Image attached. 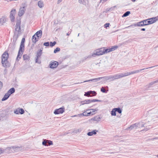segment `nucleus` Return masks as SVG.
<instances>
[{
  "instance_id": "obj_12",
  "label": "nucleus",
  "mask_w": 158,
  "mask_h": 158,
  "mask_svg": "<svg viewBox=\"0 0 158 158\" xmlns=\"http://www.w3.org/2000/svg\"><path fill=\"white\" fill-rule=\"evenodd\" d=\"M26 10L25 6L23 7H21L20 8L19 11L18 13V15L21 17L23 15Z\"/></svg>"
},
{
  "instance_id": "obj_46",
  "label": "nucleus",
  "mask_w": 158,
  "mask_h": 158,
  "mask_svg": "<svg viewBox=\"0 0 158 158\" xmlns=\"http://www.w3.org/2000/svg\"><path fill=\"white\" fill-rule=\"evenodd\" d=\"M90 110H91V112H92L93 113V114H95V112L96 111H97V110H98V109H90Z\"/></svg>"
},
{
  "instance_id": "obj_64",
  "label": "nucleus",
  "mask_w": 158,
  "mask_h": 158,
  "mask_svg": "<svg viewBox=\"0 0 158 158\" xmlns=\"http://www.w3.org/2000/svg\"><path fill=\"white\" fill-rule=\"evenodd\" d=\"M79 34H79H79H78V36H79Z\"/></svg>"
},
{
  "instance_id": "obj_31",
  "label": "nucleus",
  "mask_w": 158,
  "mask_h": 158,
  "mask_svg": "<svg viewBox=\"0 0 158 158\" xmlns=\"http://www.w3.org/2000/svg\"><path fill=\"white\" fill-rule=\"evenodd\" d=\"M103 52H104V54L106 53H107L108 52H111L110 50V48H106L105 49V48H103Z\"/></svg>"
},
{
  "instance_id": "obj_56",
  "label": "nucleus",
  "mask_w": 158,
  "mask_h": 158,
  "mask_svg": "<svg viewBox=\"0 0 158 158\" xmlns=\"http://www.w3.org/2000/svg\"><path fill=\"white\" fill-rule=\"evenodd\" d=\"M155 18L156 21L158 20V15L156 17H155Z\"/></svg>"
},
{
  "instance_id": "obj_57",
  "label": "nucleus",
  "mask_w": 158,
  "mask_h": 158,
  "mask_svg": "<svg viewBox=\"0 0 158 158\" xmlns=\"http://www.w3.org/2000/svg\"><path fill=\"white\" fill-rule=\"evenodd\" d=\"M110 11V8H107L106 9V12H108L109 11Z\"/></svg>"
},
{
  "instance_id": "obj_17",
  "label": "nucleus",
  "mask_w": 158,
  "mask_h": 158,
  "mask_svg": "<svg viewBox=\"0 0 158 158\" xmlns=\"http://www.w3.org/2000/svg\"><path fill=\"white\" fill-rule=\"evenodd\" d=\"M15 30L16 31L19 32L20 30V23L18 22L16 23Z\"/></svg>"
},
{
  "instance_id": "obj_16",
  "label": "nucleus",
  "mask_w": 158,
  "mask_h": 158,
  "mask_svg": "<svg viewBox=\"0 0 158 158\" xmlns=\"http://www.w3.org/2000/svg\"><path fill=\"white\" fill-rule=\"evenodd\" d=\"M42 34V31L41 30L38 31L35 34V35L38 37L39 39L41 38Z\"/></svg>"
},
{
  "instance_id": "obj_7",
  "label": "nucleus",
  "mask_w": 158,
  "mask_h": 158,
  "mask_svg": "<svg viewBox=\"0 0 158 158\" xmlns=\"http://www.w3.org/2000/svg\"><path fill=\"white\" fill-rule=\"evenodd\" d=\"M104 54L103 48H101L98 49L95 51V52H94L92 55V57H94L95 55L100 56Z\"/></svg>"
},
{
  "instance_id": "obj_37",
  "label": "nucleus",
  "mask_w": 158,
  "mask_h": 158,
  "mask_svg": "<svg viewBox=\"0 0 158 158\" xmlns=\"http://www.w3.org/2000/svg\"><path fill=\"white\" fill-rule=\"evenodd\" d=\"M110 8V11H114L117 9V6H114Z\"/></svg>"
},
{
  "instance_id": "obj_21",
  "label": "nucleus",
  "mask_w": 158,
  "mask_h": 158,
  "mask_svg": "<svg viewBox=\"0 0 158 158\" xmlns=\"http://www.w3.org/2000/svg\"><path fill=\"white\" fill-rule=\"evenodd\" d=\"M10 96V95H9L7 92L5 94L4 96L3 97L2 99V101H6L7 100L9 97Z\"/></svg>"
},
{
  "instance_id": "obj_4",
  "label": "nucleus",
  "mask_w": 158,
  "mask_h": 158,
  "mask_svg": "<svg viewBox=\"0 0 158 158\" xmlns=\"http://www.w3.org/2000/svg\"><path fill=\"white\" fill-rule=\"evenodd\" d=\"M11 149H14L15 151V150H16L19 149L20 147H19L11 146L10 147L7 148L5 149H3L1 148H0V155L4 152H6L7 150L10 151V150ZM9 151H10L9 152Z\"/></svg>"
},
{
  "instance_id": "obj_18",
  "label": "nucleus",
  "mask_w": 158,
  "mask_h": 158,
  "mask_svg": "<svg viewBox=\"0 0 158 158\" xmlns=\"http://www.w3.org/2000/svg\"><path fill=\"white\" fill-rule=\"evenodd\" d=\"M98 132V131L96 130H94L91 132H88L87 133V135L89 136H91L93 135H95L97 134V133Z\"/></svg>"
},
{
  "instance_id": "obj_55",
  "label": "nucleus",
  "mask_w": 158,
  "mask_h": 158,
  "mask_svg": "<svg viewBox=\"0 0 158 158\" xmlns=\"http://www.w3.org/2000/svg\"><path fill=\"white\" fill-rule=\"evenodd\" d=\"M71 31L70 32H68L66 34L67 35L69 36L70 35V34H71Z\"/></svg>"
},
{
  "instance_id": "obj_3",
  "label": "nucleus",
  "mask_w": 158,
  "mask_h": 158,
  "mask_svg": "<svg viewBox=\"0 0 158 158\" xmlns=\"http://www.w3.org/2000/svg\"><path fill=\"white\" fill-rule=\"evenodd\" d=\"M19 35L18 34H16V33H15L13 35V40L11 43H10L9 46V48L12 50H14L15 47L16 41L18 38Z\"/></svg>"
},
{
  "instance_id": "obj_60",
  "label": "nucleus",
  "mask_w": 158,
  "mask_h": 158,
  "mask_svg": "<svg viewBox=\"0 0 158 158\" xmlns=\"http://www.w3.org/2000/svg\"><path fill=\"white\" fill-rule=\"evenodd\" d=\"M78 117V115H77H77H73V116H72V117Z\"/></svg>"
},
{
  "instance_id": "obj_35",
  "label": "nucleus",
  "mask_w": 158,
  "mask_h": 158,
  "mask_svg": "<svg viewBox=\"0 0 158 158\" xmlns=\"http://www.w3.org/2000/svg\"><path fill=\"white\" fill-rule=\"evenodd\" d=\"M47 140H47V139H44L43 141L42 142V144L43 145H44L45 146H47V145H48L47 144V142H48Z\"/></svg>"
},
{
  "instance_id": "obj_33",
  "label": "nucleus",
  "mask_w": 158,
  "mask_h": 158,
  "mask_svg": "<svg viewBox=\"0 0 158 158\" xmlns=\"http://www.w3.org/2000/svg\"><path fill=\"white\" fill-rule=\"evenodd\" d=\"M116 111L115 108L113 109L111 111V114L112 116H115L116 115Z\"/></svg>"
},
{
  "instance_id": "obj_47",
  "label": "nucleus",
  "mask_w": 158,
  "mask_h": 158,
  "mask_svg": "<svg viewBox=\"0 0 158 158\" xmlns=\"http://www.w3.org/2000/svg\"><path fill=\"white\" fill-rule=\"evenodd\" d=\"M44 45L46 47H48L49 45V42H45L44 44Z\"/></svg>"
},
{
  "instance_id": "obj_5",
  "label": "nucleus",
  "mask_w": 158,
  "mask_h": 158,
  "mask_svg": "<svg viewBox=\"0 0 158 158\" xmlns=\"http://www.w3.org/2000/svg\"><path fill=\"white\" fill-rule=\"evenodd\" d=\"M102 102V101L97 99H86L81 101V103L82 105H84L85 104H88L92 102Z\"/></svg>"
},
{
  "instance_id": "obj_51",
  "label": "nucleus",
  "mask_w": 158,
  "mask_h": 158,
  "mask_svg": "<svg viewBox=\"0 0 158 158\" xmlns=\"http://www.w3.org/2000/svg\"><path fill=\"white\" fill-rule=\"evenodd\" d=\"M110 25L109 23H106L104 25L105 27H109Z\"/></svg>"
},
{
  "instance_id": "obj_49",
  "label": "nucleus",
  "mask_w": 158,
  "mask_h": 158,
  "mask_svg": "<svg viewBox=\"0 0 158 158\" xmlns=\"http://www.w3.org/2000/svg\"><path fill=\"white\" fill-rule=\"evenodd\" d=\"M93 113L92 112H91V111L90 112H88V113H87L86 115H87V116H90L91 115H93Z\"/></svg>"
},
{
  "instance_id": "obj_50",
  "label": "nucleus",
  "mask_w": 158,
  "mask_h": 158,
  "mask_svg": "<svg viewBox=\"0 0 158 158\" xmlns=\"http://www.w3.org/2000/svg\"><path fill=\"white\" fill-rule=\"evenodd\" d=\"M14 113L16 114H19V110H18V109H16L15 110Z\"/></svg>"
},
{
  "instance_id": "obj_13",
  "label": "nucleus",
  "mask_w": 158,
  "mask_h": 158,
  "mask_svg": "<svg viewBox=\"0 0 158 158\" xmlns=\"http://www.w3.org/2000/svg\"><path fill=\"white\" fill-rule=\"evenodd\" d=\"M58 65V63L57 62L54 61L52 62L49 64L50 67L52 69H54L56 68Z\"/></svg>"
},
{
  "instance_id": "obj_48",
  "label": "nucleus",
  "mask_w": 158,
  "mask_h": 158,
  "mask_svg": "<svg viewBox=\"0 0 158 158\" xmlns=\"http://www.w3.org/2000/svg\"><path fill=\"white\" fill-rule=\"evenodd\" d=\"M143 22V24H145L148 23V19H145L144 20H143L142 21Z\"/></svg>"
},
{
  "instance_id": "obj_2",
  "label": "nucleus",
  "mask_w": 158,
  "mask_h": 158,
  "mask_svg": "<svg viewBox=\"0 0 158 158\" xmlns=\"http://www.w3.org/2000/svg\"><path fill=\"white\" fill-rule=\"evenodd\" d=\"M9 54L6 52H5L2 56V63L3 66L5 67H7L9 66L8 59Z\"/></svg>"
},
{
  "instance_id": "obj_53",
  "label": "nucleus",
  "mask_w": 158,
  "mask_h": 158,
  "mask_svg": "<svg viewBox=\"0 0 158 158\" xmlns=\"http://www.w3.org/2000/svg\"><path fill=\"white\" fill-rule=\"evenodd\" d=\"M107 0H100V2H102V3H103Z\"/></svg>"
},
{
  "instance_id": "obj_19",
  "label": "nucleus",
  "mask_w": 158,
  "mask_h": 158,
  "mask_svg": "<svg viewBox=\"0 0 158 158\" xmlns=\"http://www.w3.org/2000/svg\"><path fill=\"white\" fill-rule=\"evenodd\" d=\"M139 123H135L131 125L128 128L131 130H132L134 128H136L137 127H138L139 125Z\"/></svg>"
},
{
  "instance_id": "obj_29",
  "label": "nucleus",
  "mask_w": 158,
  "mask_h": 158,
  "mask_svg": "<svg viewBox=\"0 0 158 158\" xmlns=\"http://www.w3.org/2000/svg\"><path fill=\"white\" fill-rule=\"evenodd\" d=\"M16 13V10L15 9L12 10L10 12V16H15Z\"/></svg>"
},
{
  "instance_id": "obj_23",
  "label": "nucleus",
  "mask_w": 158,
  "mask_h": 158,
  "mask_svg": "<svg viewBox=\"0 0 158 158\" xmlns=\"http://www.w3.org/2000/svg\"><path fill=\"white\" fill-rule=\"evenodd\" d=\"M23 60L26 61H29L30 60V57L27 54L24 55L23 56Z\"/></svg>"
},
{
  "instance_id": "obj_14",
  "label": "nucleus",
  "mask_w": 158,
  "mask_h": 158,
  "mask_svg": "<svg viewBox=\"0 0 158 158\" xmlns=\"http://www.w3.org/2000/svg\"><path fill=\"white\" fill-rule=\"evenodd\" d=\"M102 78H103V77H98L97 78H94L93 79H90V80H88L84 81L83 82H89V81H91L93 82H96V81H99L100 79H102Z\"/></svg>"
},
{
  "instance_id": "obj_28",
  "label": "nucleus",
  "mask_w": 158,
  "mask_h": 158,
  "mask_svg": "<svg viewBox=\"0 0 158 158\" xmlns=\"http://www.w3.org/2000/svg\"><path fill=\"white\" fill-rule=\"evenodd\" d=\"M32 40L33 43L35 44L38 41V39H37L36 37H35V35H34L32 36Z\"/></svg>"
},
{
  "instance_id": "obj_1",
  "label": "nucleus",
  "mask_w": 158,
  "mask_h": 158,
  "mask_svg": "<svg viewBox=\"0 0 158 158\" xmlns=\"http://www.w3.org/2000/svg\"><path fill=\"white\" fill-rule=\"evenodd\" d=\"M25 42V39L23 38L20 44V48L19 50L18 55L16 58V60L19 61L21 58V57L24 50L25 45L24 43Z\"/></svg>"
},
{
  "instance_id": "obj_6",
  "label": "nucleus",
  "mask_w": 158,
  "mask_h": 158,
  "mask_svg": "<svg viewBox=\"0 0 158 158\" xmlns=\"http://www.w3.org/2000/svg\"><path fill=\"white\" fill-rule=\"evenodd\" d=\"M147 26V24H143V22L142 21L138 22L136 23L133 24L127 27L126 28H129L130 27H143V26Z\"/></svg>"
},
{
  "instance_id": "obj_38",
  "label": "nucleus",
  "mask_w": 158,
  "mask_h": 158,
  "mask_svg": "<svg viewBox=\"0 0 158 158\" xmlns=\"http://www.w3.org/2000/svg\"><path fill=\"white\" fill-rule=\"evenodd\" d=\"M56 41H54L53 42H50V46L51 47H52L54 46L56 44Z\"/></svg>"
},
{
  "instance_id": "obj_24",
  "label": "nucleus",
  "mask_w": 158,
  "mask_h": 158,
  "mask_svg": "<svg viewBox=\"0 0 158 158\" xmlns=\"http://www.w3.org/2000/svg\"><path fill=\"white\" fill-rule=\"evenodd\" d=\"M15 91V89L13 87L10 89L7 92V93L10 96V95L14 93Z\"/></svg>"
},
{
  "instance_id": "obj_26",
  "label": "nucleus",
  "mask_w": 158,
  "mask_h": 158,
  "mask_svg": "<svg viewBox=\"0 0 158 158\" xmlns=\"http://www.w3.org/2000/svg\"><path fill=\"white\" fill-rule=\"evenodd\" d=\"M116 78H117V79H118L120 78L124 77L123 73H118L116 74Z\"/></svg>"
},
{
  "instance_id": "obj_9",
  "label": "nucleus",
  "mask_w": 158,
  "mask_h": 158,
  "mask_svg": "<svg viewBox=\"0 0 158 158\" xmlns=\"http://www.w3.org/2000/svg\"><path fill=\"white\" fill-rule=\"evenodd\" d=\"M64 107H60L58 109H56L54 112L55 114H62L64 112Z\"/></svg>"
},
{
  "instance_id": "obj_34",
  "label": "nucleus",
  "mask_w": 158,
  "mask_h": 158,
  "mask_svg": "<svg viewBox=\"0 0 158 158\" xmlns=\"http://www.w3.org/2000/svg\"><path fill=\"white\" fill-rule=\"evenodd\" d=\"M115 109L116 111L119 114H121L122 113V110L120 108L118 107L117 108H115Z\"/></svg>"
},
{
  "instance_id": "obj_61",
  "label": "nucleus",
  "mask_w": 158,
  "mask_h": 158,
  "mask_svg": "<svg viewBox=\"0 0 158 158\" xmlns=\"http://www.w3.org/2000/svg\"><path fill=\"white\" fill-rule=\"evenodd\" d=\"M149 129V128H146V129L144 130H143L148 131V130Z\"/></svg>"
},
{
  "instance_id": "obj_11",
  "label": "nucleus",
  "mask_w": 158,
  "mask_h": 158,
  "mask_svg": "<svg viewBox=\"0 0 158 158\" xmlns=\"http://www.w3.org/2000/svg\"><path fill=\"white\" fill-rule=\"evenodd\" d=\"M103 78L105 79L106 80H110V81H113L117 79L116 78V75L113 76H109L103 77Z\"/></svg>"
},
{
  "instance_id": "obj_8",
  "label": "nucleus",
  "mask_w": 158,
  "mask_h": 158,
  "mask_svg": "<svg viewBox=\"0 0 158 158\" xmlns=\"http://www.w3.org/2000/svg\"><path fill=\"white\" fill-rule=\"evenodd\" d=\"M96 94L97 93L96 91H89L85 92L84 96L87 97H92L93 96H96Z\"/></svg>"
},
{
  "instance_id": "obj_44",
  "label": "nucleus",
  "mask_w": 158,
  "mask_h": 158,
  "mask_svg": "<svg viewBox=\"0 0 158 158\" xmlns=\"http://www.w3.org/2000/svg\"><path fill=\"white\" fill-rule=\"evenodd\" d=\"M10 20L12 22H13L15 21V16H10Z\"/></svg>"
},
{
  "instance_id": "obj_15",
  "label": "nucleus",
  "mask_w": 158,
  "mask_h": 158,
  "mask_svg": "<svg viewBox=\"0 0 158 158\" xmlns=\"http://www.w3.org/2000/svg\"><path fill=\"white\" fill-rule=\"evenodd\" d=\"M148 23L146 24L147 25L154 23L156 21L155 17L148 19Z\"/></svg>"
},
{
  "instance_id": "obj_20",
  "label": "nucleus",
  "mask_w": 158,
  "mask_h": 158,
  "mask_svg": "<svg viewBox=\"0 0 158 158\" xmlns=\"http://www.w3.org/2000/svg\"><path fill=\"white\" fill-rule=\"evenodd\" d=\"M43 48H41L40 50H39L37 53L36 57L40 58L42 54Z\"/></svg>"
},
{
  "instance_id": "obj_30",
  "label": "nucleus",
  "mask_w": 158,
  "mask_h": 158,
  "mask_svg": "<svg viewBox=\"0 0 158 158\" xmlns=\"http://www.w3.org/2000/svg\"><path fill=\"white\" fill-rule=\"evenodd\" d=\"M118 48V46L117 45H115L112 46L111 48H110V51H114L117 49Z\"/></svg>"
},
{
  "instance_id": "obj_22",
  "label": "nucleus",
  "mask_w": 158,
  "mask_h": 158,
  "mask_svg": "<svg viewBox=\"0 0 158 158\" xmlns=\"http://www.w3.org/2000/svg\"><path fill=\"white\" fill-rule=\"evenodd\" d=\"M38 5L40 8H42L44 7V4L43 1L41 0H40L38 2Z\"/></svg>"
},
{
  "instance_id": "obj_54",
  "label": "nucleus",
  "mask_w": 158,
  "mask_h": 158,
  "mask_svg": "<svg viewBox=\"0 0 158 158\" xmlns=\"http://www.w3.org/2000/svg\"><path fill=\"white\" fill-rule=\"evenodd\" d=\"M82 114H84V115H83V116H87L86 115L87 113L85 112H83Z\"/></svg>"
},
{
  "instance_id": "obj_59",
  "label": "nucleus",
  "mask_w": 158,
  "mask_h": 158,
  "mask_svg": "<svg viewBox=\"0 0 158 158\" xmlns=\"http://www.w3.org/2000/svg\"><path fill=\"white\" fill-rule=\"evenodd\" d=\"M62 0H58L57 2L58 3H60V2Z\"/></svg>"
},
{
  "instance_id": "obj_41",
  "label": "nucleus",
  "mask_w": 158,
  "mask_h": 158,
  "mask_svg": "<svg viewBox=\"0 0 158 158\" xmlns=\"http://www.w3.org/2000/svg\"><path fill=\"white\" fill-rule=\"evenodd\" d=\"M60 51V49L59 47L56 48L54 51V53H56L57 52H59Z\"/></svg>"
},
{
  "instance_id": "obj_62",
  "label": "nucleus",
  "mask_w": 158,
  "mask_h": 158,
  "mask_svg": "<svg viewBox=\"0 0 158 158\" xmlns=\"http://www.w3.org/2000/svg\"><path fill=\"white\" fill-rule=\"evenodd\" d=\"M141 127H144V124H142L141 126Z\"/></svg>"
},
{
  "instance_id": "obj_42",
  "label": "nucleus",
  "mask_w": 158,
  "mask_h": 158,
  "mask_svg": "<svg viewBox=\"0 0 158 158\" xmlns=\"http://www.w3.org/2000/svg\"><path fill=\"white\" fill-rule=\"evenodd\" d=\"M47 146H49V145H52V144H53V143H52V141H51V140H47Z\"/></svg>"
},
{
  "instance_id": "obj_40",
  "label": "nucleus",
  "mask_w": 158,
  "mask_h": 158,
  "mask_svg": "<svg viewBox=\"0 0 158 158\" xmlns=\"http://www.w3.org/2000/svg\"><path fill=\"white\" fill-rule=\"evenodd\" d=\"M108 91V90L106 91L103 87H102L101 89V91L103 93H107Z\"/></svg>"
},
{
  "instance_id": "obj_63",
  "label": "nucleus",
  "mask_w": 158,
  "mask_h": 158,
  "mask_svg": "<svg viewBox=\"0 0 158 158\" xmlns=\"http://www.w3.org/2000/svg\"><path fill=\"white\" fill-rule=\"evenodd\" d=\"M131 1L133 2H134L136 0H131Z\"/></svg>"
},
{
  "instance_id": "obj_58",
  "label": "nucleus",
  "mask_w": 158,
  "mask_h": 158,
  "mask_svg": "<svg viewBox=\"0 0 158 158\" xmlns=\"http://www.w3.org/2000/svg\"><path fill=\"white\" fill-rule=\"evenodd\" d=\"M141 31H145V29L144 28H142L141 29Z\"/></svg>"
},
{
  "instance_id": "obj_39",
  "label": "nucleus",
  "mask_w": 158,
  "mask_h": 158,
  "mask_svg": "<svg viewBox=\"0 0 158 158\" xmlns=\"http://www.w3.org/2000/svg\"><path fill=\"white\" fill-rule=\"evenodd\" d=\"M157 83H158V79L156 81L150 82L149 83V85H152Z\"/></svg>"
},
{
  "instance_id": "obj_32",
  "label": "nucleus",
  "mask_w": 158,
  "mask_h": 158,
  "mask_svg": "<svg viewBox=\"0 0 158 158\" xmlns=\"http://www.w3.org/2000/svg\"><path fill=\"white\" fill-rule=\"evenodd\" d=\"M131 12L130 11H127L125 12L123 15V17H125L128 16L130 14Z\"/></svg>"
},
{
  "instance_id": "obj_43",
  "label": "nucleus",
  "mask_w": 158,
  "mask_h": 158,
  "mask_svg": "<svg viewBox=\"0 0 158 158\" xmlns=\"http://www.w3.org/2000/svg\"><path fill=\"white\" fill-rule=\"evenodd\" d=\"M39 57H36V59H35V62L36 63H38V64H40L41 63V61L40 60H39Z\"/></svg>"
},
{
  "instance_id": "obj_27",
  "label": "nucleus",
  "mask_w": 158,
  "mask_h": 158,
  "mask_svg": "<svg viewBox=\"0 0 158 158\" xmlns=\"http://www.w3.org/2000/svg\"><path fill=\"white\" fill-rule=\"evenodd\" d=\"M6 20L5 18L4 17H2L0 19V24L1 25H3L4 23H6Z\"/></svg>"
},
{
  "instance_id": "obj_36",
  "label": "nucleus",
  "mask_w": 158,
  "mask_h": 158,
  "mask_svg": "<svg viewBox=\"0 0 158 158\" xmlns=\"http://www.w3.org/2000/svg\"><path fill=\"white\" fill-rule=\"evenodd\" d=\"M19 113L20 114H24V110L22 109V108H19Z\"/></svg>"
},
{
  "instance_id": "obj_10",
  "label": "nucleus",
  "mask_w": 158,
  "mask_h": 158,
  "mask_svg": "<svg viewBox=\"0 0 158 158\" xmlns=\"http://www.w3.org/2000/svg\"><path fill=\"white\" fill-rule=\"evenodd\" d=\"M157 66V65L154 66H152V67H148V68H143V69H139V70H137L132 71L130 72L131 74H131H134L135 73H138L142 70H144L145 69H151L152 68L155 66Z\"/></svg>"
},
{
  "instance_id": "obj_25",
  "label": "nucleus",
  "mask_w": 158,
  "mask_h": 158,
  "mask_svg": "<svg viewBox=\"0 0 158 158\" xmlns=\"http://www.w3.org/2000/svg\"><path fill=\"white\" fill-rule=\"evenodd\" d=\"M101 118L99 116H97L91 118V120L96 121L97 122L100 121Z\"/></svg>"
},
{
  "instance_id": "obj_52",
  "label": "nucleus",
  "mask_w": 158,
  "mask_h": 158,
  "mask_svg": "<svg viewBox=\"0 0 158 158\" xmlns=\"http://www.w3.org/2000/svg\"><path fill=\"white\" fill-rule=\"evenodd\" d=\"M84 115V114H82V113L80 114H77V115H78V117H81L83 115Z\"/></svg>"
},
{
  "instance_id": "obj_45",
  "label": "nucleus",
  "mask_w": 158,
  "mask_h": 158,
  "mask_svg": "<svg viewBox=\"0 0 158 158\" xmlns=\"http://www.w3.org/2000/svg\"><path fill=\"white\" fill-rule=\"evenodd\" d=\"M123 74H124V77H125L127 76H128L131 75L130 72H127V73H123Z\"/></svg>"
}]
</instances>
